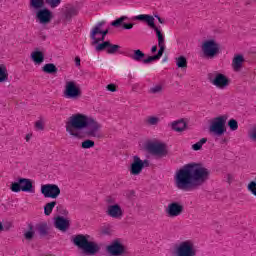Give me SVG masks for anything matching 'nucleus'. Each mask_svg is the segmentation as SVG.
I'll return each instance as SVG.
<instances>
[{"label": "nucleus", "mask_w": 256, "mask_h": 256, "mask_svg": "<svg viewBox=\"0 0 256 256\" xmlns=\"http://www.w3.org/2000/svg\"><path fill=\"white\" fill-rule=\"evenodd\" d=\"M55 205H57V201H52V202L46 203V205L44 206V215L49 217V215H51V213H53V209H55Z\"/></svg>", "instance_id": "30"}, {"label": "nucleus", "mask_w": 256, "mask_h": 256, "mask_svg": "<svg viewBox=\"0 0 256 256\" xmlns=\"http://www.w3.org/2000/svg\"><path fill=\"white\" fill-rule=\"evenodd\" d=\"M176 66L178 69H187V57L179 56L176 58Z\"/></svg>", "instance_id": "31"}, {"label": "nucleus", "mask_w": 256, "mask_h": 256, "mask_svg": "<svg viewBox=\"0 0 256 256\" xmlns=\"http://www.w3.org/2000/svg\"><path fill=\"white\" fill-rule=\"evenodd\" d=\"M142 165L143 169H145V167H149V160L145 159L144 161H142Z\"/></svg>", "instance_id": "52"}, {"label": "nucleus", "mask_w": 256, "mask_h": 256, "mask_svg": "<svg viewBox=\"0 0 256 256\" xmlns=\"http://www.w3.org/2000/svg\"><path fill=\"white\" fill-rule=\"evenodd\" d=\"M231 179H233V176L231 174H227L228 183H231Z\"/></svg>", "instance_id": "54"}, {"label": "nucleus", "mask_w": 256, "mask_h": 256, "mask_svg": "<svg viewBox=\"0 0 256 256\" xmlns=\"http://www.w3.org/2000/svg\"><path fill=\"white\" fill-rule=\"evenodd\" d=\"M244 62L245 57H243V54H236L232 60V67L234 71H241Z\"/></svg>", "instance_id": "22"}, {"label": "nucleus", "mask_w": 256, "mask_h": 256, "mask_svg": "<svg viewBox=\"0 0 256 256\" xmlns=\"http://www.w3.org/2000/svg\"><path fill=\"white\" fill-rule=\"evenodd\" d=\"M101 124L97 122L93 117H89L85 114H74L68 118L66 122V131L72 137H77L78 139L81 137L78 131H83L87 129L85 135L87 137H95L96 139H101Z\"/></svg>", "instance_id": "2"}, {"label": "nucleus", "mask_w": 256, "mask_h": 256, "mask_svg": "<svg viewBox=\"0 0 256 256\" xmlns=\"http://www.w3.org/2000/svg\"><path fill=\"white\" fill-rule=\"evenodd\" d=\"M107 251L111 256H128L129 250L121 243V240H115L107 246Z\"/></svg>", "instance_id": "12"}, {"label": "nucleus", "mask_w": 256, "mask_h": 256, "mask_svg": "<svg viewBox=\"0 0 256 256\" xmlns=\"http://www.w3.org/2000/svg\"><path fill=\"white\" fill-rule=\"evenodd\" d=\"M145 149L151 155H157L158 157H167L169 154L167 144L161 142H147Z\"/></svg>", "instance_id": "10"}, {"label": "nucleus", "mask_w": 256, "mask_h": 256, "mask_svg": "<svg viewBox=\"0 0 256 256\" xmlns=\"http://www.w3.org/2000/svg\"><path fill=\"white\" fill-rule=\"evenodd\" d=\"M101 234H102V235H111V229H109V228H107V227L102 228Z\"/></svg>", "instance_id": "48"}, {"label": "nucleus", "mask_w": 256, "mask_h": 256, "mask_svg": "<svg viewBox=\"0 0 256 256\" xmlns=\"http://www.w3.org/2000/svg\"><path fill=\"white\" fill-rule=\"evenodd\" d=\"M5 228H3V223L0 222V233L1 231H4Z\"/></svg>", "instance_id": "58"}, {"label": "nucleus", "mask_w": 256, "mask_h": 256, "mask_svg": "<svg viewBox=\"0 0 256 256\" xmlns=\"http://www.w3.org/2000/svg\"><path fill=\"white\" fill-rule=\"evenodd\" d=\"M249 137H250V139H252V141H256V127H253L251 129Z\"/></svg>", "instance_id": "46"}, {"label": "nucleus", "mask_w": 256, "mask_h": 256, "mask_svg": "<svg viewBox=\"0 0 256 256\" xmlns=\"http://www.w3.org/2000/svg\"><path fill=\"white\" fill-rule=\"evenodd\" d=\"M161 91H163V86H161V85H156V86L150 88V93H153L154 95L157 93H161Z\"/></svg>", "instance_id": "43"}, {"label": "nucleus", "mask_w": 256, "mask_h": 256, "mask_svg": "<svg viewBox=\"0 0 256 256\" xmlns=\"http://www.w3.org/2000/svg\"><path fill=\"white\" fill-rule=\"evenodd\" d=\"M154 17H155V19H161V17L159 16V14H154Z\"/></svg>", "instance_id": "59"}, {"label": "nucleus", "mask_w": 256, "mask_h": 256, "mask_svg": "<svg viewBox=\"0 0 256 256\" xmlns=\"http://www.w3.org/2000/svg\"><path fill=\"white\" fill-rule=\"evenodd\" d=\"M31 57L32 61H34L36 65H41V63L45 61V54H43V52L39 51L38 49H36V51L31 54Z\"/></svg>", "instance_id": "24"}, {"label": "nucleus", "mask_w": 256, "mask_h": 256, "mask_svg": "<svg viewBox=\"0 0 256 256\" xmlns=\"http://www.w3.org/2000/svg\"><path fill=\"white\" fill-rule=\"evenodd\" d=\"M208 80L218 89H227V87H229V83H231V80H229L225 74L218 72L209 73Z\"/></svg>", "instance_id": "11"}, {"label": "nucleus", "mask_w": 256, "mask_h": 256, "mask_svg": "<svg viewBox=\"0 0 256 256\" xmlns=\"http://www.w3.org/2000/svg\"><path fill=\"white\" fill-rule=\"evenodd\" d=\"M40 38L42 39V41H45V39H47V36L40 34Z\"/></svg>", "instance_id": "55"}, {"label": "nucleus", "mask_w": 256, "mask_h": 256, "mask_svg": "<svg viewBox=\"0 0 256 256\" xmlns=\"http://www.w3.org/2000/svg\"><path fill=\"white\" fill-rule=\"evenodd\" d=\"M159 59H161V58L156 54L153 56H149L146 59H143L142 63H144V65H149V63H153V61H159Z\"/></svg>", "instance_id": "39"}, {"label": "nucleus", "mask_w": 256, "mask_h": 256, "mask_svg": "<svg viewBox=\"0 0 256 256\" xmlns=\"http://www.w3.org/2000/svg\"><path fill=\"white\" fill-rule=\"evenodd\" d=\"M75 65L76 67H81V58H79V56L75 58Z\"/></svg>", "instance_id": "51"}, {"label": "nucleus", "mask_w": 256, "mask_h": 256, "mask_svg": "<svg viewBox=\"0 0 256 256\" xmlns=\"http://www.w3.org/2000/svg\"><path fill=\"white\" fill-rule=\"evenodd\" d=\"M134 19L136 21H142L143 23H146L148 27H150V29H153L155 31L159 47L156 55L161 59V57H163V54L165 53V36H163V32L159 30L157 25H155V17L149 14H140L135 16Z\"/></svg>", "instance_id": "4"}, {"label": "nucleus", "mask_w": 256, "mask_h": 256, "mask_svg": "<svg viewBox=\"0 0 256 256\" xmlns=\"http://www.w3.org/2000/svg\"><path fill=\"white\" fill-rule=\"evenodd\" d=\"M107 91H110L111 93H115L117 91V85L115 84H108L106 86Z\"/></svg>", "instance_id": "45"}, {"label": "nucleus", "mask_w": 256, "mask_h": 256, "mask_svg": "<svg viewBox=\"0 0 256 256\" xmlns=\"http://www.w3.org/2000/svg\"><path fill=\"white\" fill-rule=\"evenodd\" d=\"M158 22L161 23V24H163V23H165V20H164L163 18H159V19H158Z\"/></svg>", "instance_id": "57"}, {"label": "nucleus", "mask_w": 256, "mask_h": 256, "mask_svg": "<svg viewBox=\"0 0 256 256\" xmlns=\"http://www.w3.org/2000/svg\"><path fill=\"white\" fill-rule=\"evenodd\" d=\"M35 127L38 129V131H44L45 130V124H43V120H38L35 122Z\"/></svg>", "instance_id": "44"}, {"label": "nucleus", "mask_w": 256, "mask_h": 256, "mask_svg": "<svg viewBox=\"0 0 256 256\" xmlns=\"http://www.w3.org/2000/svg\"><path fill=\"white\" fill-rule=\"evenodd\" d=\"M159 117L157 116H150L148 117V119L146 120V123L148 125H159Z\"/></svg>", "instance_id": "40"}, {"label": "nucleus", "mask_w": 256, "mask_h": 256, "mask_svg": "<svg viewBox=\"0 0 256 256\" xmlns=\"http://www.w3.org/2000/svg\"><path fill=\"white\" fill-rule=\"evenodd\" d=\"M227 115L215 117L209 126V132L213 135L214 141L220 145H225L229 142L227 137H223L227 133Z\"/></svg>", "instance_id": "3"}, {"label": "nucleus", "mask_w": 256, "mask_h": 256, "mask_svg": "<svg viewBox=\"0 0 256 256\" xmlns=\"http://www.w3.org/2000/svg\"><path fill=\"white\" fill-rule=\"evenodd\" d=\"M106 215H108V217H112V219H121V217H123V209L119 204L109 205Z\"/></svg>", "instance_id": "19"}, {"label": "nucleus", "mask_w": 256, "mask_h": 256, "mask_svg": "<svg viewBox=\"0 0 256 256\" xmlns=\"http://www.w3.org/2000/svg\"><path fill=\"white\" fill-rule=\"evenodd\" d=\"M35 237V230H33V224H28V231L24 233V239L31 241Z\"/></svg>", "instance_id": "33"}, {"label": "nucleus", "mask_w": 256, "mask_h": 256, "mask_svg": "<svg viewBox=\"0 0 256 256\" xmlns=\"http://www.w3.org/2000/svg\"><path fill=\"white\" fill-rule=\"evenodd\" d=\"M185 129H187V122H185V120L181 119V120L172 122L173 131H176L177 133H181Z\"/></svg>", "instance_id": "23"}, {"label": "nucleus", "mask_w": 256, "mask_h": 256, "mask_svg": "<svg viewBox=\"0 0 256 256\" xmlns=\"http://www.w3.org/2000/svg\"><path fill=\"white\" fill-rule=\"evenodd\" d=\"M54 227L58 229V231L65 233V231H68V229L71 227V221L64 216H56L54 218Z\"/></svg>", "instance_id": "17"}, {"label": "nucleus", "mask_w": 256, "mask_h": 256, "mask_svg": "<svg viewBox=\"0 0 256 256\" xmlns=\"http://www.w3.org/2000/svg\"><path fill=\"white\" fill-rule=\"evenodd\" d=\"M45 0H30L29 7L30 9H34L35 12L45 8Z\"/></svg>", "instance_id": "25"}, {"label": "nucleus", "mask_w": 256, "mask_h": 256, "mask_svg": "<svg viewBox=\"0 0 256 256\" xmlns=\"http://www.w3.org/2000/svg\"><path fill=\"white\" fill-rule=\"evenodd\" d=\"M108 47H109V41H100V42H98V44L96 45L95 50H96L98 53H101V51H105V50H106V53H107Z\"/></svg>", "instance_id": "34"}, {"label": "nucleus", "mask_w": 256, "mask_h": 256, "mask_svg": "<svg viewBox=\"0 0 256 256\" xmlns=\"http://www.w3.org/2000/svg\"><path fill=\"white\" fill-rule=\"evenodd\" d=\"M83 92L81 91V86L75 82V80H70L65 82L63 97L65 99H71L72 101H77L81 99Z\"/></svg>", "instance_id": "6"}, {"label": "nucleus", "mask_w": 256, "mask_h": 256, "mask_svg": "<svg viewBox=\"0 0 256 256\" xmlns=\"http://www.w3.org/2000/svg\"><path fill=\"white\" fill-rule=\"evenodd\" d=\"M130 57L133 59V61H137L138 63H141V61L145 59V54L140 49H137L133 51V54H131Z\"/></svg>", "instance_id": "28"}, {"label": "nucleus", "mask_w": 256, "mask_h": 256, "mask_svg": "<svg viewBox=\"0 0 256 256\" xmlns=\"http://www.w3.org/2000/svg\"><path fill=\"white\" fill-rule=\"evenodd\" d=\"M248 191H250V193L256 197V181H251L248 184Z\"/></svg>", "instance_id": "41"}, {"label": "nucleus", "mask_w": 256, "mask_h": 256, "mask_svg": "<svg viewBox=\"0 0 256 256\" xmlns=\"http://www.w3.org/2000/svg\"><path fill=\"white\" fill-rule=\"evenodd\" d=\"M31 140V134H27L26 135V141H30Z\"/></svg>", "instance_id": "56"}, {"label": "nucleus", "mask_w": 256, "mask_h": 256, "mask_svg": "<svg viewBox=\"0 0 256 256\" xmlns=\"http://www.w3.org/2000/svg\"><path fill=\"white\" fill-rule=\"evenodd\" d=\"M57 213H59V215H62V217H67V215H69V211H67V209H65L63 206H57Z\"/></svg>", "instance_id": "42"}, {"label": "nucleus", "mask_w": 256, "mask_h": 256, "mask_svg": "<svg viewBox=\"0 0 256 256\" xmlns=\"http://www.w3.org/2000/svg\"><path fill=\"white\" fill-rule=\"evenodd\" d=\"M107 22L105 20L98 22L90 32V39H92V45H97L101 41H105V37L109 35V28L102 30L101 28Z\"/></svg>", "instance_id": "8"}, {"label": "nucleus", "mask_w": 256, "mask_h": 256, "mask_svg": "<svg viewBox=\"0 0 256 256\" xmlns=\"http://www.w3.org/2000/svg\"><path fill=\"white\" fill-rule=\"evenodd\" d=\"M205 143H207V138L200 139L199 142H196L195 144L192 145L193 151H201Z\"/></svg>", "instance_id": "35"}, {"label": "nucleus", "mask_w": 256, "mask_h": 256, "mask_svg": "<svg viewBox=\"0 0 256 256\" xmlns=\"http://www.w3.org/2000/svg\"><path fill=\"white\" fill-rule=\"evenodd\" d=\"M126 197H127L128 199H133V197H135V190H128V191L126 192Z\"/></svg>", "instance_id": "47"}, {"label": "nucleus", "mask_w": 256, "mask_h": 256, "mask_svg": "<svg viewBox=\"0 0 256 256\" xmlns=\"http://www.w3.org/2000/svg\"><path fill=\"white\" fill-rule=\"evenodd\" d=\"M38 233L40 237H47L49 235V226L46 222L38 225Z\"/></svg>", "instance_id": "29"}, {"label": "nucleus", "mask_w": 256, "mask_h": 256, "mask_svg": "<svg viewBox=\"0 0 256 256\" xmlns=\"http://www.w3.org/2000/svg\"><path fill=\"white\" fill-rule=\"evenodd\" d=\"M197 255V250L193 242L187 240L179 244L176 248V256H195Z\"/></svg>", "instance_id": "13"}, {"label": "nucleus", "mask_w": 256, "mask_h": 256, "mask_svg": "<svg viewBox=\"0 0 256 256\" xmlns=\"http://www.w3.org/2000/svg\"><path fill=\"white\" fill-rule=\"evenodd\" d=\"M93 147H95V141H93L91 139L84 140L81 143L82 149H93Z\"/></svg>", "instance_id": "36"}, {"label": "nucleus", "mask_w": 256, "mask_h": 256, "mask_svg": "<svg viewBox=\"0 0 256 256\" xmlns=\"http://www.w3.org/2000/svg\"><path fill=\"white\" fill-rule=\"evenodd\" d=\"M106 202L109 204V205H113V203H115V199H113V197L111 196H108L106 198Z\"/></svg>", "instance_id": "50"}, {"label": "nucleus", "mask_w": 256, "mask_h": 256, "mask_svg": "<svg viewBox=\"0 0 256 256\" xmlns=\"http://www.w3.org/2000/svg\"><path fill=\"white\" fill-rule=\"evenodd\" d=\"M6 81H9L7 66H5V64H0V83H6Z\"/></svg>", "instance_id": "26"}, {"label": "nucleus", "mask_w": 256, "mask_h": 256, "mask_svg": "<svg viewBox=\"0 0 256 256\" xmlns=\"http://www.w3.org/2000/svg\"><path fill=\"white\" fill-rule=\"evenodd\" d=\"M11 227H13V224H11V222H6V223L3 225L4 231H9V229H11Z\"/></svg>", "instance_id": "49"}, {"label": "nucleus", "mask_w": 256, "mask_h": 256, "mask_svg": "<svg viewBox=\"0 0 256 256\" xmlns=\"http://www.w3.org/2000/svg\"><path fill=\"white\" fill-rule=\"evenodd\" d=\"M79 15V7L74 5H67L63 12L64 21L66 23H71L73 17H77Z\"/></svg>", "instance_id": "18"}, {"label": "nucleus", "mask_w": 256, "mask_h": 256, "mask_svg": "<svg viewBox=\"0 0 256 256\" xmlns=\"http://www.w3.org/2000/svg\"><path fill=\"white\" fill-rule=\"evenodd\" d=\"M141 171H143V160L139 156H134L130 165V173L131 175H140Z\"/></svg>", "instance_id": "20"}, {"label": "nucleus", "mask_w": 256, "mask_h": 256, "mask_svg": "<svg viewBox=\"0 0 256 256\" xmlns=\"http://www.w3.org/2000/svg\"><path fill=\"white\" fill-rule=\"evenodd\" d=\"M35 13L36 21L40 23V25H49V23L53 21V11H51L46 6L44 8H41L40 10H37Z\"/></svg>", "instance_id": "15"}, {"label": "nucleus", "mask_w": 256, "mask_h": 256, "mask_svg": "<svg viewBox=\"0 0 256 256\" xmlns=\"http://www.w3.org/2000/svg\"><path fill=\"white\" fill-rule=\"evenodd\" d=\"M221 47L215 39L205 40L202 43L203 56L206 59H215V56L219 53Z\"/></svg>", "instance_id": "9"}, {"label": "nucleus", "mask_w": 256, "mask_h": 256, "mask_svg": "<svg viewBox=\"0 0 256 256\" xmlns=\"http://www.w3.org/2000/svg\"><path fill=\"white\" fill-rule=\"evenodd\" d=\"M10 189L13 193H35V186L33 180L28 178H18L16 182H12Z\"/></svg>", "instance_id": "7"}, {"label": "nucleus", "mask_w": 256, "mask_h": 256, "mask_svg": "<svg viewBox=\"0 0 256 256\" xmlns=\"http://www.w3.org/2000/svg\"><path fill=\"white\" fill-rule=\"evenodd\" d=\"M211 170L202 163L191 162L176 171L174 181L180 191H197L209 181Z\"/></svg>", "instance_id": "1"}, {"label": "nucleus", "mask_w": 256, "mask_h": 256, "mask_svg": "<svg viewBox=\"0 0 256 256\" xmlns=\"http://www.w3.org/2000/svg\"><path fill=\"white\" fill-rule=\"evenodd\" d=\"M165 211L167 216L170 218L179 217L180 215H183V212L185 211V206L181 202L173 201L168 204Z\"/></svg>", "instance_id": "16"}, {"label": "nucleus", "mask_w": 256, "mask_h": 256, "mask_svg": "<svg viewBox=\"0 0 256 256\" xmlns=\"http://www.w3.org/2000/svg\"><path fill=\"white\" fill-rule=\"evenodd\" d=\"M120 49H121L120 45L111 44L110 41L108 42V49H107L108 55H115V53H118Z\"/></svg>", "instance_id": "32"}, {"label": "nucleus", "mask_w": 256, "mask_h": 256, "mask_svg": "<svg viewBox=\"0 0 256 256\" xmlns=\"http://www.w3.org/2000/svg\"><path fill=\"white\" fill-rule=\"evenodd\" d=\"M41 193L45 199H57L61 195V188L57 184H44L41 186Z\"/></svg>", "instance_id": "14"}, {"label": "nucleus", "mask_w": 256, "mask_h": 256, "mask_svg": "<svg viewBox=\"0 0 256 256\" xmlns=\"http://www.w3.org/2000/svg\"><path fill=\"white\" fill-rule=\"evenodd\" d=\"M46 5H49L51 9H56L61 5V0H45Z\"/></svg>", "instance_id": "38"}, {"label": "nucleus", "mask_w": 256, "mask_h": 256, "mask_svg": "<svg viewBox=\"0 0 256 256\" xmlns=\"http://www.w3.org/2000/svg\"><path fill=\"white\" fill-rule=\"evenodd\" d=\"M89 235L78 234L73 237V244L81 249L85 255H97L101 248L93 241H89Z\"/></svg>", "instance_id": "5"}, {"label": "nucleus", "mask_w": 256, "mask_h": 256, "mask_svg": "<svg viewBox=\"0 0 256 256\" xmlns=\"http://www.w3.org/2000/svg\"><path fill=\"white\" fill-rule=\"evenodd\" d=\"M129 18L127 16H121L120 18H117L116 20L111 22V26L112 27H121L122 25V29H133V23H124V21H127Z\"/></svg>", "instance_id": "21"}, {"label": "nucleus", "mask_w": 256, "mask_h": 256, "mask_svg": "<svg viewBox=\"0 0 256 256\" xmlns=\"http://www.w3.org/2000/svg\"><path fill=\"white\" fill-rule=\"evenodd\" d=\"M151 53H157V45L152 46Z\"/></svg>", "instance_id": "53"}, {"label": "nucleus", "mask_w": 256, "mask_h": 256, "mask_svg": "<svg viewBox=\"0 0 256 256\" xmlns=\"http://www.w3.org/2000/svg\"><path fill=\"white\" fill-rule=\"evenodd\" d=\"M228 127L230 131H237L239 129V122L232 118L228 121Z\"/></svg>", "instance_id": "37"}, {"label": "nucleus", "mask_w": 256, "mask_h": 256, "mask_svg": "<svg viewBox=\"0 0 256 256\" xmlns=\"http://www.w3.org/2000/svg\"><path fill=\"white\" fill-rule=\"evenodd\" d=\"M42 71L44 73H47L48 75H55V73H57L58 69H57V66H55V64L48 63L42 67Z\"/></svg>", "instance_id": "27"}]
</instances>
